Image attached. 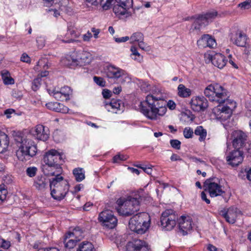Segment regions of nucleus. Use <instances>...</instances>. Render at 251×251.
<instances>
[{
	"mask_svg": "<svg viewBox=\"0 0 251 251\" xmlns=\"http://www.w3.org/2000/svg\"><path fill=\"white\" fill-rule=\"evenodd\" d=\"M43 171L47 176H54L56 177L60 176L59 174L61 172V168L60 165L51 166L45 164L43 167Z\"/></svg>",
	"mask_w": 251,
	"mask_h": 251,
	"instance_id": "nucleus-24",
	"label": "nucleus"
},
{
	"mask_svg": "<svg viewBox=\"0 0 251 251\" xmlns=\"http://www.w3.org/2000/svg\"><path fill=\"white\" fill-rule=\"evenodd\" d=\"M130 51H131V56L134 55L135 57H137V58H135V60H136L137 61H140V58H142V57L141 56V54L138 52L137 51V48L135 46H131L130 48Z\"/></svg>",
	"mask_w": 251,
	"mask_h": 251,
	"instance_id": "nucleus-43",
	"label": "nucleus"
},
{
	"mask_svg": "<svg viewBox=\"0 0 251 251\" xmlns=\"http://www.w3.org/2000/svg\"><path fill=\"white\" fill-rule=\"evenodd\" d=\"M92 37V34L89 31H88L86 34L83 35V40L84 41H89Z\"/></svg>",
	"mask_w": 251,
	"mask_h": 251,
	"instance_id": "nucleus-61",
	"label": "nucleus"
},
{
	"mask_svg": "<svg viewBox=\"0 0 251 251\" xmlns=\"http://www.w3.org/2000/svg\"><path fill=\"white\" fill-rule=\"evenodd\" d=\"M238 6L242 9H248L251 7V0H247L245 1L238 4Z\"/></svg>",
	"mask_w": 251,
	"mask_h": 251,
	"instance_id": "nucleus-50",
	"label": "nucleus"
},
{
	"mask_svg": "<svg viewBox=\"0 0 251 251\" xmlns=\"http://www.w3.org/2000/svg\"><path fill=\"white\" fill-rule=\"evenodd\" d=\"M105 106L108 111L114 113H117L118 111H122L124 108L122 101L115 99H112L109 103H105Z\"/></svg>",
	"mask_w": 251,
	"mask_h": 251,
	"instance_id": "nucleus-22",
	"label": "nucleus"
},
{
	"mask_svg": "<svg viewBox=\"0 0 251 251\" xmlns=\"http://www.w3.org/2000/svg\"><path fill=\"white\" fill-rule=\"evenodd\" d=\"M113 10L115 14L118 16L126 15L127 17L130 15L128 12V10L131 7H126L125 6V3H114Z\"/></svg>",
	"mask_w": 251,
	"mask_h": 251,
	"instance_id": "nucleus-27",
	"label": "nucleus"
},
{
	"mask_svg": "<svg viewBox=\"0 0 251 251\" xmlns=\"http://www.w3.org/2000/svg\"><path fill=\"white\" fill-rule=\"evenodd\" d=\"M37 169L35 167H28L26 170V175L30 177H32L34 176L37 173Z\"/></svg>",
	"mask_w": 251,
	"mask_h": 251,
	"instance_id": "nucleus-44",
	"label": "nucleus"
},
{
	"mask_svg": "<svg viewBox=\"0 0 251 251\" xmlns=\"http://www.w3.org/2000/svg\"><path fill=\"white\" fill-rule=\"evenodd\" d=\"M140 197L132 195L126 198H121L117 201V211L122 215L128 216L139 210Z\"/></svg>",
	"mask_w": 251,
	"mask_h": 251,
	"instance_id": "nucleus-4",
	"label": "nucleus"
},
{
	"mask_svg": "<svg viewBox=\"0 0 251 251\" xmlns=\"http://www.w3.org/2000/svg\"><path fill=\"white\" fill-rule=\"evenodd\" d=\"M167 106L171 110H174L175 109L176 104L175 102L172 100H169L167 102Z\"/></svg>",
	"mask_w": 251,
	"mask_h": 251,
	"instance_id": "nucleus-58",
	"label": "nucleus"
},
{
	"mask_svg": "<svg viewBox=\"0 0 251 251\" xmlns=\"http://www.w3.org/2000/svg\"><path fill=\"white\" fill-rule=\"evenodd\" d=\"M177 94L181 98H188L191 95L192 91L183 84H180L177 87Z\"/></svg>",
	"mask_w": 251,
	"mask_h": 251,
	"instance_id": "nucleus-30",
	"label": "nucleus"
},
{
	"mask_svg": "<svg viewBox=\"0 0 251 251\" xmlns=\"http://www.w3.org/2000/svg\"><path fill=\"white\" fill-rule=\"evenodd\" d=\"M126 249L127 251H149L146 243L141 240L128 242Z\"/></svg>",
	"mask_w": 251,
	"mask_h": 251,
	"instance_id": "nucleus-21",
	"label": "nucleus"
},
{
	"mask_svg": "<svg viewBox=\"0 0 251 251\" xmlns=\"http://www.w3.org/2000/svg\"><path fill=\"white\" fill-rule=\"evenodd\" d=\"M194 132L196 135L200 136L199 140L200 141H203L204 128L202 126H197Z\"/></svg>",
	"mask_w": 251,
	"mask_h": 251,
	"instance_id": "nucleus-42",
	"label": "nucleus"
},
{
	"mask_svg": "<svg viewBox=\"0 0 251 251\" xmlns=\"http://www.w3.org/2000/svg\"><path fill=\"white\" fill-rule=\"evenodd\" d=\"M41 79L40 77H37L34 79L32 83V89L34 91H36L39 87L41 84Z\"/></svg>",
	"mask_w": 251,
	"mask_h": 251,
	"instance_id": "nucleus-53",
	"label": "nucleus"
},
{
	"mask_svg": "<svg viewBox=\"0 0 251 251\" xmlns=\"http://www.w3.org/2000/svg\"><path fill=\"white\" fill-rule=\"evenodd\" d=\"M49 181L43 176H37L34 181L33 186L40 191H45L48 186Z\"/></svg>",
	"mask_w": 251,
	"mask_h": 251,
	"instance_id": "nucleus-23",
	"label": "nucleus"
},
{
	"mask_svg": "<svg viewBox=\"0 0 251 251\" xmlns=\"http://www.w3.org/2000/svg\"><path fill=\"white\" fill-rule=\"evenodd\" d=\"M60 93L66 100H69V95L71 94V88L68 86H64L61 88Z\"/></svg>",
	"mask_w": 251,
	"mask_h": 251,
	"instance_id": "nucleus-39",
	"label": "nucleus"
},
{
	"mask_svg": "<svg viewBox=\"0 0 251 251\" xmlns=\"http://www.w3.org/2000/svg\"><path fill=\"white\" fill-rule=\"evenodd\" d=\"M207 250L208 251H223L222 250H218L216 247L211 244L208 245Z\"/></svg>",
	"mask_w": 251,
	"mask_h": 251,
	"instance_id": "nucleus-63",
	"label": "nucleus"
},
{
	"mask_svg": "<svg viewBox=\"0 0 251 251\" xmlns=\"http://www.w3.org/2000/svg\"><path fill=\"white\" fill-rule=\"evenodd\" d=\"M50 194L56 200H63L69 190L68 182L61 176L53 178L50 182Z\"/></svg>",
	"mask_w": 251,
	"mask_h": 251,
	"instance_id": "nucleus-5",
	"label": "nucleus"
},
{
	"mask_svg": "<svg viewBox=\"0 0 251 251\" xmlns=\"http://www.w3.org/2000/svg\"><path fill=\"white\" fill-rule=\"evenodd\" d=\"M77 242V241L76 239H72V237H68V233L66 235L64 243L66 248L69 249L73 248L76 245Z\"/></svg>",
	"mask_w": 251,
	"mask_h": 251,
	"instance_id": "nucleus-36",
	"label": "nucleus"
},
{
	"mask_svg": "<svg viewBox=\"0 0 251 251\" xmlns=\"http://www.w3.org/2000/svg\"><path fill=\"white\" fill-rule=\"evenodd\" d=\"M48 109L62 113H67L69 109L63 104L58 102H50L46 104Z\"/></svg>",
	"mask_w": 251,
	"mask_h": 251,
	"instance_id": "nucleus-25",
	"label": "nucleus"
},
{
	"mask_svg": "<svg viewBox=\"0 0 251 251\" xmlns=\"http://www.w3.org/2000/svg\"><path fill=\"white\" fill-rule=\"evenodd\" d=\"M179 228L183 235L188 234L192 229V219L191 217L182 215L178 220Z\"/></svg>",
	"mask_w": 251,
	"mask_h": 251,
	"instance_id": "nucleus-18",
	"label": "nucleus"
},
{
	"mask_svg": "<svg viewBox=\"0 0 251 251\" xmlns=\"http://www.w3.org/2000/svg\"><path fill=\"white\" fill-rule=\"evenodd\" d=\"M129 38L130 40V43L133 44L135 42L144 41V36L142 33L136 32L133 33Z\"/></svg>",
	"mask_w": 251,
	"mask_h": 251,
	"instance_id": "nucleus-35",
	"label": "nucleus"
},
{
	"mask_svg": "<svg viewBox=\"0 0 251 251\" xmlns=\"http://www.w3.org/2000/svg\"><path fill=\"white\" fill-rule=\"evenodd\" d=\"M68 237H72V239H76L77 242L80 241L84 237L82 230L79 227L73 229L71 232L68 233Z\"/></svg>",
	"mask_w": 251,
	"mask_h": 251,
	"instance_id": "nucleus-29",
	"label": "nucleus"
},
{
	"mask_svg": "<svg viewBox=\"0 0 251 251\" xmlns=\"http://www.w3.org/2000/svg\"><path fill=\"white\" fill-rule=\"evenodd\" d=\"M62 61L64 62H71V63H75V62H77V60L76 58H75V54L73 53V54L71 55H68L67 54L64 58L62 59Z\"/></svg>",
	"mask_w": 251,
	"mask_h": 251,
	"instance_id": "nucleus-45",
	"label": "nucleus"
},
{
	"mask_svg": "<svg viewBox=\"0 0 251 251\" xmlns=\"http://www.w3.org/2000/svg\"><path fill=\"white\" fill-rule=\"evenodd\" d=\"M138 43L139 47L143 50H149V47L145 43L144 41H139Z\"/></svg>",
	"mask_w": 251,
	"mask_h": 251,
	"instance_id": "nucleus-56",
	"label": "nucleus"
},
{
	"mask_svg": "<svg viewBox=\"0 0 251 251\" xmlns=\"http://www.w3.org/2000/svg\"><path fill=\"white\" fill-rule=\"evenodd\" d=\"M8 194L7 190L5 188V185H0V203L3 201L6 198L7 195Z\"/></svg>",
	"mask_w": 251,
	"mask_h": 251,
	"instance_id": "nucleus-41",
	"label": "nucleus"
},
{
	"mask_svg": "<svg viewBox=\"0 0 251 251\" xmlns=\"http://www.w3.org/2000/svg\"><path fill=\"white\" fill-rule=\"evenodd\" d=\"M220 215L223 216L226 221L233 224L242 215L241 211L236 207L232 206L228 209H224L220 212Z\"/></svg>",
	"mask_w": 251,
	"mask_h": 251,
	"instance_id": "nucleus-12",
	"label": "nucleus"
},
{
	"mask_svg": "<svg viewBox=\"0 0 251 251\" xmlns=\"http://www.w3.org/2000/svg\"><path fill=\"white\" fill-rule=\"evenodd\" d=\"M231 39L234 44L237 46L244 47L245 53L248 54L251 51V45L247 43L248 37L247 34L241 29L237 28L233 34Z\"/></svg>",
	"mask_w": 251,
	"mask_h": 251,
	"instance_id": "nucleus-8",
	"label": "nucleus"
},
{
	"mask_svg": "<svg viewBox=\"0 0 251 251\" xmlns=\"http://www.w3.org/2000/svg\"><path fill=\"white\" fill-rule=\"evenodd\" d=\"M14 140L18 148L16 156L19 160L25 162L36 154L37 146L30 138L19 132L14 135Z\"/></svg>",
	"mask_w": 251,
	"mask_h": 251,
	"instance_id": "nucleus-2",
	"label": "nucleus"
},
{
	"mask_svg": "<svg viewBox=\"0 0 251 251\" xmlns=\"http://www.w3.org/2000/svg\"><path fill=\"white\" fill-rule=\"evenodd\" d=\"M88 2L93 5L101 6L104 10L110 8L112 4L114 3H125L126 7H132V0H86Z\"/></svg>",
	"mask_w": 251,
	"mask_h": 251,
	"instance_id": "nucleus-11",
	"label": "nucleus"
},
{
	"mask_svg": "<svg viewBox=\"0 0 251 251\" xmlns=\"http://www.w3.org/2000/svg\"><path fill=\"white\" fill-rule=\"evenodd\" d=\"M205 41L206 46L210 48H214L217 46V43L215 38L209 34H205Z\"/></svg>",
	"mask_w": 251,
	"mask_h": 251,
	"instance_id": "nucleus-37",
	"label": "nucleus"
},
{
	"mask_svg": "<svg viewBox=\"0 0 251 251\" xmlns=\"http://www.w3.org/2000/svg\"><path fill=\"white\" fill-rule=\"evenodd\" d=\"M102 95L104 98H109L111 96V91L108 89H105L102 91Z\"/></svg>",
	"mask_w": 251,
	"mask_h": 251,
	"instance_id": "nucleus-62",
	"label": "nucleus"
},
{
	"mask_svg": "<svg viewBox=\"0 0 251 251\" xmlns=\"http://www.w3.org/2000/svg\"><path fill=\"white\" fill-rule=\"evenodd\" d=\"M193 133V129L189 127H185L183 130V135L186 138H191Z\"/></svg>",
	"mask_w": 251,
	"mask_h": 251,
	"instance_id": "nucleus-47",
	"label": "nucleus"
},
{
	"mask_svg": "<svg viewBox=\"0 0 251 251\" xmlns=\"http://www.w3.org/2000/svg\"><path fill=\"white\" fill-rule=\"evenodd\" d=\"M44 161L46 165H60L63 162L61 154L55 150H51L45 154Z\"/></svg>",
	"mask_w": 251,
	"mask_h": 251,
	"instance_id": "nucleus-14",
	"label": "nucleus"
},
{
	"mask_svg": "<svg viewBox=\"0 0 251 251\" xmlns=\"http://www.w3.org/2000/svg\"><path fill=\"white\" fill-rule=\"evenodd\" d=\"M30 132L38 140L45 141L49 137V128L42 125H37L31 129Z\"/></svg>",
	"mask_w": 251,
	"mask_h": 251,
	"instance_id": "nucleus-17",
	"label": "nucleus"
},
{
	"mask_svg": "<svg viewBox=\"0 0 251 251\" xmlns=\"http://www.w3.org/2000/svg\"><path fill=\"white\" fill-rule=\"evenodd\" d=\"M243 153L238 149H236L226 155V161L229 165L235 167L241 163L243 160Z\"/></svg>",
	"mask_w": 251,
	"mask_h": 251,
	"instance_id": "nucleus-16",
	"label": "nucleus"
},
{
	"mask_svg": "<svg viewBox=\"0 0 251 251\" xmlns=\"http://www.w3.org/2000/svg\"><path fill=\"white\" fill-rule=\"evenodd\" d=\"M170 143L172 148L176 150L180 149L181 142L179 140L176 139L171 140Z\"/></svg>",
	"mask_w": 251,
	"mask_h": 251,
	"instance_id": "nucleus-51",
	"label": "nucleus"
},
{
	"mask_svg": "<svg viewBox=\"0 0 251 251\" xmlns=\"http://www.w3.org/2000/svg\"><path fill=\"white\" fill-rule=\"evenodd\" d=\"M206 56L205 55V57ZM209 61L211 63H234V59L232 58V55L229 54L227 58L225 57L223 54L219 53H215L213 51H210L206 55Z\"/></svg>",
	"mask_w": 251,
	"mask_h": 251,
	"instance_id": "nucleus-20",
	"label": "nucleus"
},
{
	"mask_svg": "<svg viewBox=\"0 0 251 251\" xmlns=\"http://www.w3.org/2000/svg\"><path fill=\"white\" fill-rule=\"evenodd\" d=\"M177 220L178 216L176 213L172 209H167L161 214V226L166 230H171L175 226Z\"/></svg>",
	"mask_w": 251,
	"mask_h": 251,
	"instance_id": "nucleus-7",
	"label": "nucleus"
},
{
	"mask_svg": "<svg viewBox=\"0 0 251 251\" xmlns=\"http://www.w3.org/2000/svg\"><path fill=\"white\" fill-rule=\"evenodd\" d=\"M38 251H59L56 248H49L47 249H40Z\"/></svg>",
	"mask_w": 251,
	"mask_h": 251,
	"instance_id": "nucleus-64",
	"label": "nucleus"
},
{
	"mask_svg": "<svg viewBox=\"0 0 251 251\" xmlns=\"http://www.w3.org/2000/svg\"><path fill=\"white\" fill-rule=\"evenodd\" d=\"M225 95V90L218 84L209 85L205 88V96L209 100L216 101L217 99L223 98Z\"/></svg>",
	"mask_w": 251,
	"mask_h": 251,
	"instance_id": "nucleus-9",
	"label": "nucleus"
},
{
	"mask_svg": "<svg viewBox=\"0 0 251 251\" xmlns=\"http://www.w3.org/2000/svg\"><path fill=\"white\" fill-rule=\"evenodd\" d=\"M98 220L102 226L110 229L114 228L117 224V219L112 211L109 210L101 212L99 214Z\"/></svg>",
	"mask_w": 251,
	"mask_h": 251,
	"instance_id": "nucleus-10",
	"label": "nucleus"
},
{
	"mask_svg": "<svg viewBox=\"0 0 251 251\" xmlns=\"http://www.w3.org/2000/svg\"><path fill=\"white\" fill-rule=\"evenodd\" d=\"M150 216L146 212L134 215L129 221V228L137 234L145 233L150 226Z\"/></svg>",
	"mask_w": 251,
	"mask_h": 251,
	"instance_id": "nucleus-6",
	"label": "nucleus"
},
{
	"mask_svg": "<svg viewBox=\"0 0 251 251\" xmlns=\"http://www.w3.org/2000/svg\"><path fill=\"white\" fill-rule=\"evenodd\" d=\"M130 39L128 36H125L121 38H116L115 40L117 43L125 42Z\"/></svg>",
	"mask_w": 251,
	"mask_h": 251,
	"instance_id": "nucleus-59",
	"label": "nucleus"
},
{
	"mask_svg": "<svg viewBox=\"0 0 251 251\" xmlns=\"http://www.w3.org/2000/svg\"><path fill=\"white\" fill-rule=\"evenodd\" d=\"M191 108L195 111L200 112L203 110V97H193L190 102Z\"/></svg>",
	"mask_w": 251,
	"mask_h": 251,
	"instance_id": "nucleus-26",
	"label": "nucleus"
},
{
	"mask_svg": "<svg viewBox=\"0 0 251 251\" xmlns=\"http://www.w3.org/2000/svg\"><path fill=\"white\" fill-rule=\"evenodd\" d=\"M137 167L142 169L145 173L148 175H151L152 173V170L151 166H147L146 165L142 166L141 165H137Z\"/></svg>",
	"mask_w": 251,
	"mask_h": 251,
	"instance_id": "nucleus-54",
	"label": "nucleus"
},
{
	"mask_svg": "<svg viewBox=\"0 0 251 251\" xmlns=\"http://www.w3.org/2000/svg\"><path fill=\"white\" fill-rule=\"evenodd\" d=\"M232 145L235 149L239 150L245 144L246 134L241 130H234L232 133Z\"/></svg>",
	"mask_w": 251,
	"mask_h": 251,
	"instance_id": "nucleus-19",
	"label": "nucleus"
},
{
	"mask_svg": "<svg viewBox=\"0 0 251 251\" xmlns=\"http://www.w3.org/2000/svg\"><path fill=\"white\" fill-rule=\"evenodd\" d=\"M21 61L25 63H30L31 61L30 57L26 53H23L21 57Z\"/></svg>",
	"mask_w": 251,
	"mask_h": 251,
	"instance_id": "nucleus-57",
	"label": "nucleus"
},
{
	"mask_svg": "<svg viewBox=\"0 0 251 251\" xmlns=\"http://www.w3.org/2000/svg\"><path fill=\"white\" fill-rule=\"evenodd\" d=\"M1 75L3 82L6 85L13 84L14 80L10 76L9 72L7 70L1 72Z\"/></svg>",
	"mask_w": 251,
	"mask_h": 251,
	"instance_id": "nucleus-32",
	"label": "nucleus"
},
{
	"mask_svg": "<svg viewBox=\"0 0 251 251\" xmlns=\"http://www.w3.org/2000/svg\"><path fill=\"white\" fill-rule=\"evenodd\" d=\"M93 79L94 82L100 86L104 87L105 85V81L100 77L95 76Z\"/></svg>",
	"mask_w": 251,
	"mask_h": 251,
	"instance_id": "nucleus-52",
	"label": "nucleus"
},
{
	"mask_svg": "<svg viewBox=\"0 0 251 251\" xmlns=\"http://www.w3.org/2000/svg\"><path fill=\"white\" fill-rule=\"evenodd\" d=\"M10 246V242L2 239L0 236V248L8 249Z\"/></svg>",
	"mask_w": 251,
	"mask_h": 251,
	"instance_id": "nucleus-48",
	"label": "nucleus"
},
{
	"mask_svg": "<svg viewBox=\"0 0 251 251\" xmlns=\"http://www.w3.org/2000/svg\"><path fill=\"white\" fill-rule=\"evenodd\" d=\"M106 76L110 78H119L122 77L124 79L125 81L130 82L131 78L129 77L126 72L119 68L109 65L105 70Z\"/></svg>",
	"mask_w": 251,
	"mask_h": 251,
	"instance_id": "nucleus-13",
	"label": "nucleus"
},
{
	"mask_svg": "<svg viewBox=\"0 0 251 251\" xmlns=\"http://www.w3.org/2000/svg\"><path fill=\"white\" fill-rule=\"evenodd\" d=\"M204 24V17L202 15L199 16L198 18H197L191 28V30L192 32H196L197 34H199L201 28L202 27L203 24Z\"/></svg>",
	"mask_w": 251,
	"mask_h": 251,
	"instance_id": "nucleus-28",
	"label": "nucleus"
},
{
	"mask_svg": "<svg viewBox=\"0 0 251 251\" xmlns=\"http://www.w3.org/2000/svg\"><path fill=\"white\" fill-rule=\"evenodd\" d=\"M127 156L123 154H117L113 157V160L114 163H119L120 161L126 160Z\"/></svg>",
	"mask_w": 251,
	"mask_h": 251,
	"instance_id": "nucleus-49",
	"label": "nucleus"
},
{
	"mask_svg": "<svg viewBox=\"0 0 251 251\" xmlns=\"http://www.w3.org/2000/svg\"><path fill=\"white\" fill-rule=\"evenodd\" d=\"M50 94L52 95L55 99L58 100H65L60 91L53 90Z\"/></svg>",
	"mask_w": 251,
	"mask_h": 251,
	"instance_id": "nucleus-46",
	"label": "nucleus"
},
{
	"mask_svg": "<svg viewBox=\"0 0 251 251\" xmlns=\"http://www.w3.org/2000/svg\"><path fill=\"white\" fill-rule=\"evenodd\" d=\"M207 186L209 195L211 197H215L221 195L224 191L222 186L218 183V179L213 178L205 181V187Z\"/></svg>",
	"mask_w": 251,
	"mask_h": 251,
	"instance_id": "nucleus-15",
	"label": "nucleus"
},
{
	"mask_svg": "<svg viewBox=\"0 0 251 251\" xmlns=\"http://www.w3.org/2000/svg\"><path fill=\"white\" fill-rule=\"evenodd\" d=\"M166 95L162 89L154 86L151 94L147 96L146 100L140 103L141 112L148 119L157 120L167 111L164 100Z\"/></svg>",
	"mask_w": 251,
	"mask_h": 251,
	"instance_id": "nucleus-1",
	"label": "nucleus"
},
{
	"mask_svg": "<svg viewBox=\"0 0 251 251\" xmlns=\"http://www.w3.org/2000/svg\"><path fill=\"white\" fill-rule=\"evenodd\" d=\"M217 12L215 11H210L206 12L205 14V23L212 22L216 17Z\"/></svg>",
	"mask_w": 251,
	"mask_h": 251,
	"instance_id": "nucleus-38",
	"label": "nucleus"
},
{
	"mask_svg": "<svg viewBox=\"0 0 251 251\" xmlns=\"http://www.w3.org/2000/svg\"><path fill=\"white\" fill-rule=\"evenodd\" d=\"M68 3V0H63L61 2V5L60 6V9L62 11H65L68 12L69 10L68 9V7H66V6Z\"/></svg>",
	"mask_w": 251,
	"mask_h": 251,
	"instance_id": "nucleus-55",
	"label": "nucleus"
},
{
	"mask_svg": "<svg viewBox=\"0 0 251 251\" xmlns=\"http://www.w3.org/2000/svg\"><path fill=\"white\" fill-rule=\"evenodd\" d=\"M245 147L247 152L251 155V142H248L245 144Z\"/></svg>",
	"mask_w": 251,
	"mask_h": 251,
	"instance_id": "nucleus-60",
	"label": "nucleus"
},
{
	"mask_svg": "<svg viewBox=\"0 0 251 251\" xmlns=\"http://www.w3.org/2000/svg\"><path fill=\"white\" fill-rule=\"evenodd\" d=\"M73 175L77 182H80L85 178V172L82 168H75L73 170Z\"/></svg>",
	"mask_w": 251,
	"mask_h": 251,
	"instance_id": "nucleus-31",
	"label": "nucleus"
},
{
	"mask_svg": "<svg viewBox=\"0 0 251 251\" xmlns=\"http://www.w3.org/2000/svg\"><path fill=\"white\" fill-rule=\"evenodd\" d=\"M216 102L218 105L213 108L211 119L226 121L230 118L236 107V102L227 99L226 94L223 98L217 99Z\"/></svg>",
	"mask_w": 251,
	"mask_h": 251,
	"instance_id": "nucleus-3",
	"label": "nucleus"
},
{
	"mask_svg": "<svg viewBox=\"0 0 251 251\" xmlns=\"http://www.w3.org/2000/svg\"><path fill=\"white\" fill-rule=\"evenodd\" d=\"M9 145V139L7 135L0 130V147L5 149Z\"/></svg>",
	"mask_w": 251,
	"mask_h": 251,
	"instance_id": "nucleus-34",
	"label": "nucleus"
},
{
	"mask_svg": "<svg viewBox=\"0 0 251 251\" xmlns=\"http://www.w3.org/2000/svg\"><path fill=\"white\" fill-rule=\"evenodd\" d=\"M76 251H95V249L91 242L84 241L80 244Z\"/></svg>",
	"mask_w": 251,
	"mask_h": 251,
	"instance_id": "nucleus-33",
	"label": "nucleus"
},
{
	"mask_svg": "<svg viewBox=\"0 0 251 251\" xmlns=\"http://www.w3.org/2000/svg\"><path fill=\"white\" fill-rule=\"evenodd\" d=\"M138 84L142 91L147 92L150 90H151L150 85L146 82H145L142 80H139Z\"/></svg>",
	"mask_w": 251,
	"mask_h": 251,
	"instance_id": "nucleus-40",
	"label": "nucleus"
}]
</instances>
